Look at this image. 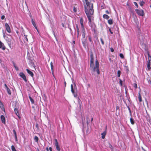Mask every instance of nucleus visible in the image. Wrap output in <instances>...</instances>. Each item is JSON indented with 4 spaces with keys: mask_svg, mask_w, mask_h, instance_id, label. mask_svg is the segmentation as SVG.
I'll use <instances>...</instances> for the list:
<instances>
[{
    "mask_svg": "<svg viewBox=\"0 0 151 151\" xmlns=\"http://www.w3.org/2000/svg\"><path fill=\"white\" fill-rule=\"evenodd\" d=\"M106 13L107 14H109V12L108 10H106L105 11Z\"/></svg>",
    "mask_w": 151,
    "mask_h": 151,
    "instance_id": "44",
    "label": "nucleus"
},
{
    "mask_svg": "<svg viewBox=\"0 0 151 151\" xmlns=\"http://www.w3.org/2000/svg\"><path fill=\"white\" fill-rule=\"evenodd\" d=\"M65 86L66 85V83L65 82Z\"/></svg>",
    "mask_w": 151,
    "mask_h": 151,
    "instance_id": "51",
    "label": "nucleus"
},
{
    "mask_svg": "<svg viewBox=\"0 0 151 151\" xmlns=\"http://www.w3.org/2000/svg\"><path fill=\"white\" fill-rule=\"evenodd\" d=\"M19 75L26 82L27 81L25 75L22 72H20Z\"/></svg>",
    "mask_w": 151,
    "mask_h": 151,
    "instance_id": "7",
    "label": "nucleus"
},
{
    "mask_svg": "<svg viewBox=\"0 0 151 151\" xmlns=\"http://www.w3.org/2000/svg\"><path fill=\"white\" fill-rule=\"evenodd\" d=\"M5 87L7 89L8 88V87L7 86V85H6V84H5Z\"/></svg>",
    "mask_w": 151,
    "mask_h": 151,
    "instance_id": "47",
    "label": "nucleus"
},
{
    "mask_svg": "<svg viewBox=\"0 0 151 151\" xmlns=\"http://www.w3.org/2000/svg\"><path fill=\"white\" fill-rule=\"evenodd\" d=\"M121 72L120 70H119L117 71V76L118 77H119L120 76Z\"/></svg>",
    "mask_w": 151,
    "mask_h": 151,
    "instance_id": "24",
    "label": "nucleus"
},
{
    "mask_svg": "<svg viewBox=\"0 0 151 151\" xmlns=\"http://www.w3.org/2000/svg\"><path fill=\"white\" fill-rule=\"evenodd\" d=\"M119 83L120 84L121 86H122V80L120 79H119Z\"/></svg>",
    "mask_w": 151,
    "mask_h": 151,
    "instance_id": "31",
    "label": "nucleus"
},
{
    "mask_svg": "<svg viewBox=\"0 0 151 151\" xmlns=\"http://www.w3.org/2000/svg\"><path fill=\"white\" fill-rule=\"evenodd\" d=\"M134 87L135 88H137V84L136 83H134Z\"/></svg>",
    "mask_w": 151,
    "mask_h": 151,
    "instance_id": "35",
    "label": "nucleus"
},
{
    "mask_svg": "<svg viewBox=\"0 0 151 151\" xmlns=\"http://www.w3.org/2000/svg\"><path fill=\"white\" fill-rule=\"evenodd\" d=\"M138 98H139V101L140 102H141L142 101V98H141V96H140V93H139V97H138Z\"/></svg>",
    "mask_w": 151,
    "mask_h": 151,
    "instance_id": "26",
    "label": "nucleus"
},
{
    "mask_svg": "<svg viewBox=\"0 0 151 151\" xmlns=\"http://www.w3.org/2000/svg\"><path fill=\"white\" fill-rule=\"evenodd\" d=\"M32 25L34 27L35 29L37 30L38 32H39L38 30L37 29V28L36 25L35 23V22L33 20V19H32Z\"/></svg>",
    "mask_w": 151,
    "mask_h": 151,
    "instance_id": "12",
    "label": "nucleus"
},
{
    "mask_svg": "<svg viewBox=\"0 0 151 151\" xmlns=\"http://www.w3.org/2000/svg\"><path fill=\"white\" fill-rule=\"evenodd\" d=\"M14 111H15V112L16 114L17 115H18L19 114V113L18 112L17 110V109H15Z\"/></svg>",
    "mask_w": 151,
    "mask_h": 151,
    "instance_id": "32",
    "label": "nucleus"
},
{
    "mask_svg": "<svg viewBox=\"0 0 151 151\" xmlns=\"http://www.w3.org/2000/svg\"><path fill=\"white\" fill-rule=\"evenodd\" d=\"M142 150H143L144 151H146L145 149H144L143 147H142Z\"/></svg>",
    "mask_w": 151,
    "mask_h": 151,
    "instance_id": "49",
    "label": "nucleus"
},
{
    "mask_svg": "<svg viewBox=\"0 0 151 151\" xmlns=\"http://www.w3.org/2000/svg\"><path fill=\"white\" fill-rule=\"evenodd\" d=\"M29 98L31 103L32 104H34V101L33 99L30 96H29Z\"/></svg>",
    "mask_w": 151,
    "mask_h": 151,
    "instance_id": "22",
    "label": "nucleus"
},
{
    "mask_svg": "<svg viewBox=\"0 0 151 151\" xmlns=\"http://www.w3.org/2000/svg\"><path fill=\"white\" fill-rule=\"evenodd\" d=\"M0 48L4 50L6 49V47L4 44L1 41H0Z\"/></svg>",
    "mask_w": 151,
    "mask_h": 151,
    "instance_id": "10",
    "label": "nucleus"
},
{
    "mask_svg": "<svg viewBox=\"0 0 151 151\" xmlns=\"http://www.w3.org/2000/svg\"><path fill=\"white\" fill-rule=\"evenodd\" d=\"M50 65H51V68L52 69V70L53 68V66L52 65V62H51L50 63Z\"/></svg>",
    "mask_w": 151,
    "mask_h": 151,
    "instance_id": "30",
    "label": "nucleus"
},
{
    "mask_svg": "<svg viewBox=\"0 0 151 151\" xmlns=\"http://www.w3.org/2000/svg\"><path fill=\"white\" fill-rule=\"evenodd\" d=\"M111 147H112V146L111 145Z\"/></svg>",
    "mask_w": 151,
    "mask_h": 151,
    "instance_id": "56",
    "label": "nucleus"
},
{
    "mask_svg": "<svg viewBox=\"0 0 151 151\" xmlns=\"http://www.w3.org/2000/svg\"><path fill=\"white\" fill-rule=\"evenodd\" d=\"M80 23L81 24V27L84 26V25L83 24V20L82 18H81L80 19Z\"/></svg>",
    "mask_w": 151,
    "mask_h": 151,
    "instance_id": "16",
    "label": "nucleus"
},
{
    "mask_svg": "<svg viewBox=\"0 0 151 151\" xmlns=\"http://www.w3.org/2000/svg\"><path fill=\"white\" fill-rule=\"evenodd\" d=\"M73 10H74V11L75 12H76V8H74Z\"/></svg>",
    "mask_w": 151,
    "mask_h": 151,
    "instance_id": "46",
    "label": "nucleus"
},
{
    "mask_svg": "<svg viewBox=\"0 0 151 151\" xmlns=\"http://www.w3.org/2000/svg\"><path fill=\"white\" fill-rule=\"evenodd\" d=\"M11 149L12 151H17L16 150L14 147L13 145H12L11 146Z\"/></svg>",
    "mask_w": 151,
    "mask_h": 151,
    "instance_id": "25",
    "label": "nucleus"
},
{
    "mask_svg": "<svg viewBox=\"0 0 151 151\" xmlns=\"http://www.w3.org/2000/svg\"><path fill=\"white\" fill-rule=\"evenodd\" d=\"M87 124H88V122H87Z\"/></svg>",
    "mask_w": 151,
    "mask_h": 151,
    "instance_id": "55",
    "label": "nucleus"
},
{
    "mask_svg": "<svg viewBox=\"0 0 151 151\" xmlns=\"http://www.w3.org/2000/svg\"><path fill=\"white\" fill-rule=\"evenodd\" d=\"M46 150H47V151H48V148L47 147L46 148Z\"/></svg>",
    "mask_w": 151,
    "mask_h": 151,
    "instance_id": "52",
    "label": "nucleus"
},
{
    "mask_svg": "<svg viewBox=\"0 0 151 151\" xmlns=\"http://www.w3.org/2000/svg\"><path fill=\"white\" fill-rule=\"evenodd\" d=\"M55 145L56 147V149L58 151H60V148L58 144V142L57 140L56 139H55Z\"/></svg>",
    "mask_w": 151,
    "mask_h": 151,
    "instance_id": "6",
    "label": "nucleus"
},
{
    "mask_svg": "<svg viewBox=\"0 0 151 151\" xmlns=\"http://www.w3.org/2000/svg\"><path fill=\"white\" fill-rule=\"evenodd\" d=\"M75 86L76 87V89L77 88L76 87V85H75Z\"/></svg>",
    "mask_w": 151,
    "mask_h": 151,
    "instance_id": "53",
    "label": "nucleus"
},
{
    "mask_svg": "<svg viewBox=\"0 0 151 151\" xmlns=\"http://www.w3.org/2000/svg\"><path fill=\"white\" fill-rule=\"evenodd\" d=\"M119 56L120 57L122 58H124V56L123 55L122 53H120L119 54Z\"/></svg>",
    "mask_w": 151,
    "mask_h": 151,
    "instance_id": "28",
    "label": "nucleus"
},
{
    "mask_svg": "<svg viewBox=\"0 0 151 151\" xmlns=\"http://www.w3.org/2000/svg\"><path fill=\"white\" fill-rule=\"evenodd\" d=\"M101 41V43L103 45H104V42L103 41V39L102 38L100 39Z\"/></svg>",
    "mask_w": 151,
    "mask_h": 151,
    "instance_id": "36",
    "label": "nucleus"
},
{
    "mask_svg": "<svg viewBox=\"0 0 151 151\" xmlns=\"http://www.w3.org/2000/svg\"><path fill=\"white\" fill-rule=\"evenodd\" d=\"M78 103L80 105V106H81V101L79 99L78 101Z\"/></svg>",
    "mask_w": 151,
    "mask_h": 151,
    "instance_id": "38",
    "label": "nucleus"
},
{
    "mask_svg": "<svg viewBox=\"0 0 151 151\" xmlns=\"http://www.w3.org/2000/svg\"><path fill=\"white\" fill-rule=\"evenodd\" d=\"M93 118H91V122L93 121Z\"/></svg>",
    "mask_w": 151,
    "mask_h": 151,
    "instance_id": "50",
    "label": "nucleus"
},
{
    "mask_svg": "<svg viewBox=\"0 0 151 151\" xmlns=\"http://www.w3.org/2000/svg\"><path fill=\"white\" fill-rule=\"evenodd\" d=\"M13 65H14V66L15 69L17 70H19V69H18V68L17 67L16 65H15V64L14 63H13Z\"/></svg>",
    "mask_w": 151,
    "mask_h": 151,
    "instance_id": "27",
    "label": "nucleus"
},
{
    "mask_svg": "<svg viewBox=\"0 0 151 151\" xmlns=\"http://www.w3.org/2000/svg\"><path fill=\"white\" fill-rule=\"evenodd\" d=\"M1 118L2 122L4 124H5V119L4 116L2 115H1Z\"/></svg>",
    "mask_w": 151,
    "mask_h": 151,
    "instance_id": "13",
    "label": "nucleus"
},
{
    "mask_svg": "<svg viewBox=\"0 0 151 151\" xmlns=\"http://www.w3.org/2000/svg\"><path fill=\"white\" fill-rule=\"evenodd\" d=\"M134 3L135 6H136L138 8V6L137 3L136 2H134Z\"/></svg>",
    "mask_w": 151,
    "mask_h": 151,
    "instance_id": "37",
    "label": "nucleus"
},
{
    "mask_svg": "<svg viewBox=\"0 0 151 151\" xmlns=\"http://www.w3.org/2000/svg\"><path fill=\"white\" fill-rule=\"evenodd\" d=\"M3 33L4 38L6 41L10 48H11V45L13 44L12 36L10 35H8V36H6L4 32Z\"/></svg>",
    "mask_w": 151,
    "mask_h": 151,
    "instance_id": "3",
    "label": "nucleus"
},
{
    "mask_svg": "<svg viewBox=\"0 0 151 151\" xmlns=\"http://www.w3.org/2000/svg\"><path fill=\"white\" fill-rule=\"evenodd\" d=\"M150 65H151V59H149V62L147 65V68L148 70H149L151 69Z\"/></svg>",
    "mask_w": 151,
    "mask_h": 151,
    "instance_id": "11",
    "label": "nucleus"
},
{
    "mask_svg": "<svg viewBox=\"0 0 151 151\" xmlns=\"http://www.w3.org/2000/svg\"><path fill=\"white\" fill-rule=\"evenodd\" d=\"M106 131H105L104 132H103L101 134V135H102L101 137L102 139H104L105 138V136L106 135Z\"/></svg>",
    "mask_w": 151,
    "mask_h": 151,
    "instance_id": "17",
    "label": "nucleus"
},
{
    "mask_svg": "<svg viewBox=\"0 0 151 151\" xmlns=\"http://www.w3.org/2000/svg\"><path fill=\"white\" fill-rule=\"evenodd\" d=\"M71 91L72 92L73 94L74 97H76L77 96V93L75 92L73 88V86L72 84H71Z\"/></svg>",
    "mask_w": 151,
    "mask_h": 151,
    "instance_id": "8",
    "label": "nucleus"
},
{
    "mask_svg": "<svg viewBox=\"0 0 151 151\" xmlns=\"http://www.w3.org/2000/svg\"><path fill=\"white\" fill-rule=\"evenodd\" d=\"M85 0L86 4L84 5L85 12L89 20V25L92 27L93 24L91 22V15H93V4L89 3L88 0Z\"/></svg>",
    "mask_w": 151,
    "mask_h": 151,
    "instance_id": "1",
    "label": "nucleus"
},
{
    "mask_svg": "<svg viewBox=\"0 0 151 151\" xmlns=\"http://www.w3.org/2000/svg\"><path fill=\"white\" fill-rule=\"evenodd\" d=\"M34 139L36 142H38L39 139L37 137L35 136L34 138Z\"/></svg>",
    "mask_w": 151,
    "mask_h": 151,
    "instance_id": "20",
    "label": "nucleus"
},
{
    "mask_svg": "<svg viewBox=\"0 0 151 151\" xmlns=\"http://www.w3.org/2000/svg\"><path fill=\"white\" fill-rule=\"evenodd\" d=\"M142 150H143L144 151H146L145 149H144L143 147H142Z\"/></svg>",
    "mask_w": 151,
    "mask_h": 151,
    "instance_id": "48",
    "label": "nucleus"
},
{
    "mask_svg": "<svg viewBox=\"0 0 151 151\" xmlns=\"http://www.w3.org/2000/svg\"><path fill=\"white\" fill-rule=\"evenodd\" d=\"M7 90L8 94H11V93L10 89L8 88V89H7Z\"/></svg>",
    "mask_w": 151,
    "mask_h": 151,
    "instance_id": "29",
    "label": "nucleus"
},
{
    "mask_svg": "<svg viewBox=\"0 0 151 151\" xmlns=\"http://www.w3.org/2000/svg\"><path fill=\"white\" fill-rule=\"evenodd\" d=\"M91 60L90 66L92 71V74L98 76L100 74L99 64L98 60L96 59L94 63L93 60V55L91 53L90 55Z\"/></svg>",
    "mask_w": 151,
    "mask_h": 151,
    "instance_id": "2",
    "label": "nucleus"
},
{
    "mask_svg": "<svg viewBox=\"0 0 151 151\" xmlns=\"http://www.w3.org/2000/svg\"><path fill=\"white\" fill-rule=\"evenodd\" d=\"M26 70L27 71V73L29 74L32 77H33L34 76V74L32 72L29 70L28 69H27Z\"/></svg>",
    "mask_w": 151,
    "mask_h": 151,
    "instance_id": "14",
    "label": "nucleus"
},
{
    "mask_svg": "<svg viewBox=\"0 0 151 151\" xmlns=\"http://www.w3.org/2000/svg\"><path fill=\"white\" fill-rule=\"evenodd\" d=\"M73 43H75V41H73Z\"/></svg>",
    "mask_w": 151,
    "mask_h": 151,
    "instance_id": "54",
    "label": "nucleus"
},
{
    "mask_svg": "<svg viewBox=\"0 0 151 151\" xmlns=\"http://www.w3.org/2000/svg\"><path fill=\"white\" fill-rule=\"evenodd\" d=\"M5 18V16L4 15H2L1 17V19H4V18Z\"/></svg>",
    "mask_w": 151,
    "mask_h": 151,
    "instance_id": "40",
    "label": "nucleus"
},
{
    "mask_svg": "<svg viewBox=\"0 0 151 151\" xmlns=\"http://www.w3.org/2000/svg\"><path fill=\"white\" fill-rule=\"evenodd\" d=\"M81 31L82 32V36L83 38H84L85 36V30L84 27V26L82 27Z\"/></svg>",
    "mask_w": 151,
    "mask_h": 151,
    "instance_id": "9",
    "label": "nucleus"
},
{
    "mask_svg": "<svg viewBox=\"0 0 151 151\" xmlns=\"http://www.w3.org/2000/svg\"><path fill=\"white\" fill-rule=\"evenodd\" d=\"M103 17L104 18L107 19H108L109 18V17L108 15L105 14H104Z\"/></svg>",
    "mask_w": 151,
    "mask_h": 151,
    "instance_id": "18",
    "label": "nucleus"
},
{
    "mask_svg": "<svg viewBox=\"0 0 151 151\" xmlns=\"http://www.w3.org/2000/svg\"><path fill=\"white\" fill-rule=\"evenodd\" d=\"M5 26L6 30L8 33H10L11 32V30L10 27L8 24L6 23L5 24Z\"/></svg>",
    "mask_w": 151,
    "mask_h": 151,
    "instance_id": "5",
    "label": "nucleus"
},
{
    "mask_svg": "<svg viewBox=\"0 0 151 151\" xmlns=\"http://www.w3.org/2000/svg\"><path fill=\"white\" fill-rule=\"evenodd\" d=\"M13 133L14 134V136H17L16 132L15 130H13Z\"/></svg>",
    "mask_w": 151,
    "mask_h": 151,
    "instance_id": "33",
    "label": "nucleus"
},
{
    "mask_svg": "<svg viewBox=\"0 0 151 151\" xmlns=\"http://www.w3.org/2000/svg\"><path fill=\"white\" fill-rule=\"evenodd\" d=\"M15 141H17V136H15Z\"/></svg>",
    "mask_w": 151,
    "mask_h": 151,
    "instance_id": "43",
    "label": "nucleus"
},
{
    "mask_svg": "<svg viewBox=\"0 0 151 151\" xmlns=\"http://www.w3.org/2000/svg\"><path fill=\"white\" fill-rule=\"evenodd\" d=\"M108 23L110 24H112L113 22V20L111 19H109L108 21Z\"/></svg>",
    "mask_w": 151,
    "mask_h": 151,
    "instance_id": "19",
    "label": "nucleus"
},
{
    "mask_svg": "<svg viewBox=\"0 0 151 151\" xmlns=\"http://www.w3.org/2000/svg\"><path fill=\"white\" fill-rule=\"evenodd\" d=\"M136 1H137L138 0H136Z\"/></svg>",
    "mask_w": 151,
    "mask_h": 151,
    "instance_id": "58",
    "label": "nucleus"
},
{
    "mask_svg": "<svg viewBox=\"0 0 151 151\" xmlns=\"http://www.w3.org/2000/svg\"><path fill=\"white\" fill-rule=\"evenodd\" d=\"M144 2L143 1L140 2L139 3L140 5L142 6L143 5Z\"/></svg>",
    "mask_w": 151,
    "mask_h": 151,
    "instance_id": "34",
    "label": "nucleus"
},
{
    "mask_svg": "<svg viewBox=\"0 0 151 151\" xmlns=\"http://www.w3.org/2000/svg\"><path fill=\"white\" fill-rule=\"evenodd\" d=\"M110 50L112 52H113L114 51V50L112 48H110Z\"/></svg>",
    "mask_w": 151,
    "mask_h": 151,
    "instance_id": "41",
    "label": "nucleus"
},
{
    "mask_svg": "<svg viewBox=\"0 0 151 151\" xmlns=\"http://www.w3.org/2000/svg\"><path fill=\"white\" fill-rule=\"evenodd\" d=\"M150 7L151 8V5H150Z\"/></svg>",
    "mask_w": 151,
    "mask_h": 151,
    "instance_id": "57",
    "label": "nucleus"
},
{
    "mask_svg": "<svg viewBox=\"0 0 151 151\" xmlns=\"http://www.w3.org/2000/svg\"><path fill=\"white\" fill-rule=\"evenodd\" d=\"M135 11L137 13L139 16H142L144 15V13L142 10L136 9Z\"/></svg>",
    "mask_w": 151,
    "mask_h": 151,
    "instance_id": "4",
    "label": "nucleus"
},
{
    "mask_svg": "<svg viewBox=\"0 0 151 151\" xmlns=\"http://www.w3.org/2000/svg\"><path fill=\"white\" fill-rule=\"evenodd\" d=\"M109 32H110L111 33V34H113V32H111L110 28H109Z\"/></svg>",
    "mask_w": 151,
    "mask_h": 151,
    "instance_id": "42",
    "label": "nucleus"
},
{
    "mask_svg": "<svg viewBox=\"0 0 151 151\" xmlns=\"http://www.w3.org/2000/svg\"><path fill=\"white\" fill-rule=\"evenodd\" d=\"M49 150H50V151H52V148L50 147L49 148Z\"/></svg>",
    "mask_w": 151,
    "mask_h": 151,
    "instance_id": "45",
    "label": "nucleus"
},
{
    "mask_svg": "<svg viewBox=\"0 0 151 151\" xmlns=\"http://www.w3.org/2000/svg\"><path fill=\"white\" fill-rule=\"evenodd\" d=\"M88 39H89V41L90 42H92V40L91 37H89Z\"/></svg>",
    "mask_w": 151,
    "mask_h": 151,
    "instance_id": "39",
    "label": "nucleus"
},
{
    "mask_svg": "<svg viewBox=\"0 0 151 151\" xmlns=\"http://www.w3.org/2000/svg\"><path fill=\"white\" fill-rule=\"evenodd\" d=\"M24 42H25L28 41V39L27 37V35H24Z\"/></svg>",
    "mask_w": 151,
    "mask_h": 151,
    "instance_id": "23",
    "label": "nucleus"
},
{
    "mask_svg": "<svg viewBox=\"0 0 151 151\" xmlns=\"http://www.w3.org/2000/svg\"><path fill=\"white\" fill-rule=\"evenodd\" d=\"M76 28L77 37H78L79 34L80 30L77 24L76 25Z\"/></svg>",
    "mask_w": 151,
    "mask_h": 151,
    "instance_id": "15",
    "label": "nucleus"
},
{
    "mask_svg": "<svg viewBox=\"0 0 151 151\" xmlns=\"http://www.w3.org/2000/svg\"><path fill=\"white\" fill-rule=\"evenodd\" d=\"M130 122L132 124H134V119H132V118H130Z\"/></svg>",
    "mask_w": 151,
    "mask_h": 151,
    "instance_id": "21",
    "label": "nucleus"
}]
</instances>
